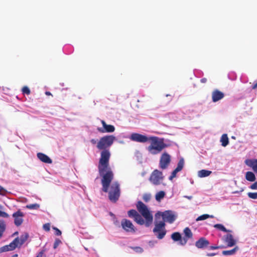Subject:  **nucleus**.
I'll list each match as a JSON object with an SVG mask.
<instances>
[{
  "instance_id": "obj_1",
  "label": "nucleus",
  "mask_w": 257,
  "mask_h": 257,
  "mask_svg": "<svg viewBox=\"0 0 257 257\" xmlns=\"http://www.w3.org/2000/svg\"><path fill=\"white\" fill-rule=\"evenodd\" d=\"M116 138L113 135H107L101 137L97 143L96 147L99 150H102L98 164L99 175L102 177V190L107 192L110 183L114 177L113 171L109 166V160L111 156L110 151L108 149L113 144Z\"/></svg>"
},
{
  "instance_id": "obj_2",
  "label": "nucleus",
  "mask_w": 257,
  "mask_h": 257,
  "mask_svg": "<svg viewBox=\"0 0 257 257\" xmlns=\"http://www.w3.org/2000/svg\"><path fill=\"white\" fill-rule=\"evenodd\" d=\"M136 207L140 214L136 210L131 209L127 212L128 217L133 218L134 220L139 225L145 224L146 227H150L153 222V216L151 212L147 205L141 201L137 202Z\"/></svg>"
},
{
  "instance_id": "obj_3",
  "label": "nucleus",
  "mask_w": 257,
  "mask_h": 257,
  "mask_svg": "<svg viewBox=\"0 0 257 257\" xmlns=\"http://www.w3.org/2000/svg\"><path fill=\"white\" fill-rule=\"evenodd\" d=\"M130 138L132 141L139 143L150 142L151 144L147 148V150L151 154L154 155L159 154L168 147L163 141L160 140L157 137H148L140 134L133 133Z\"/></svg>"
},
{
  "instance_id": "obj_4",
  "label": "nucleus",
  "mask_w": 257,
  "mask_h": 257,
  "mask_svg": "<svg viewBox=\"0 0 257 257\" xmlns=\"http://www.w3.org/2000/svg\"><path fill=\"white\" fill-rule=\"evenodd\" d=\"M165 226L166 224L164 221H156L155 222V227L153 228V232L158 239H162L166 235L167 230Z\"/></svg>"
},
{
  "instance_id": "obj_5",
  "label": "nucleus",
  "mask_w": 257,
  "mask_h": 257,
  "mask_svg": "<svg viewBox=\"0 0 257 257\" xmlns=\"http://www.w3.org/2000/svg\"><path fill=\"white\" fill-rule=\"evenodd\" d=\"M120 196L119 184L115 182L110 186V189L108 193L109 199L113 203L116 202Z\"/></svg>"
},
{
  "instance_id": "obj_6",
  "label": "nucleus",
  "mask_w": 257,
  "mask_h": 257,
  "mask_svg": "<svg viewBox=\"0 0 257 257\" xmlns=\"http://www.w3.org/2000/svg\"><path fill=\"white\" fill-rule=\"evenodd\" d=\"M149 180L151 183L155 185H160L164 180L162 172L157 169L154 170L150 177Z\"/></svg>"
},
{
  "instance_id": "obj_7",
  "label": "nucleus",
  "mask_w": 257,
  "mask_h": 257,
  "mask_svg": "<svg viewBox=\"0 0 257 257\" xmlns=\"http://www.w3.org/2000/svg\"><path fill=\"white\" fill-rule=\"evenodd\" d=\"M171 163V156L167 152L163 153L160 159L159 167L164 170L167 169Z\"/></svg>"
},
{
  "instance_id": "obj_8",
  "label": "nucleus",
  "mask_w": 257,
  "mask_h": 257,
  "mask_svg": "<svg viewBox=\"0 0 257 257\" xmlns=\"http://www.w3.org/2000/svg\"><path fill=\"white\" fill-rule=\"evenodd\" d=\"M121 225L122 228L126 232H135L136 228L132 222L126 219H123L121 221Z\"/></svg>"
},
{
  "instance_id": "obj_9",
  "label": "nucleus",
  "mask_w": 257,
  "mask_h": 257,
  "mask_svg": "<svg viewBox=\"0 0 257 257\" xmlns=\"http://www.w3.org/2000/svg\"><path fill=\"white\" fill-rule=\"evenodd\" d=\"M162 216L163 217L164 222H168L169 223H172L176 219V216L171 210L165 211L162 213Z\"/></svg>"
},
{
  "instance_id": "obj_10",
  "label": "nucleus",
  "mask_w": 257,
  "mask_h": 257,
  "mask_svg": "<svg viewBox=\"0 0 257 257\" xmlns=\"http://www.w3.org/2000/svg\"><path fill=\"white\" fill-rule=\"evenodd\" d=\"M102 127H98L97 131L101 133H112L115 131V127L111 124H107L103 120H101Z\"/></svg>"
},
{
  "instance_id": "obj_11",
  "label": "nucleus",
  "mask_w": 257,
  "mask_h": 257,
  "mask_svg": "<svg viewBox=\"0 0 257 257\" xmlns=\"http://www.w3.org/2000/svg\"><path fill=\"white\" fill-rule=\"evenodd\" d=\"M19 242V237L16 238L9 245H6L0 248V253L6 252L10 250H13L18 247V243Z\"/></svg>"
},
{
  "instance_id": "obj_12",
  "label": "nucleus",
  "mask_w": 257,
  "mask_h": 257,
  "mask_svg": "<svg viewBox=\"0 0 257 257\" xmlns=\"http://www.w3.org/2000/svg\"><path fill=\"white\" fill-rule=\"evenodd\" d=\"M23 213L20 210H18V211L13 213V217L15 219L14 223L16 226H19L22 224L23 222Z\"/></svg>"
},
{
  "instance_id": "obj_13",
  "label": "nucleus",
  "mask_w": 257,
  "mask_h": 257,
  "mask_svg": "<svg viewBox=\"0 0 257 257\" xmlns=\"http://www.w3.org/2000/svg\"><path fill=\"white\" fill-rule=\"evenodd\" d=\"M183 232L185 236L180 242V244L183 245H185L187 243L189 239L192 238L193 237V233L191 229L188 227L184 229Z\"/></svg>"
},
{
  "instance_id": "obj_14",
  "label": "nucleus",
  "mask_w": 257,
  "mask_h": 257,
  "mask_svg": "<svg viewBox=\"0 0 257 257\" xmlns=\"http://www.w3.org/2000/svg\"><path fill=\"white\" fill-rule=\"evenodd\" d=\"M184 164V162L183 159H180L178 163L177 168L172 172L171 176L169 177V179L170 180H172L173 178L176 177L177 173L182 170Z\"/></svg>"
},
{
  "instance_id": "obj_15",
  "label": "nucleus",
  "mask_w": 257,
  "mask_h": 257,
  "mask_svg": "<svg viewBox=\"0 0 257 257\" xmlns=\"http://www.w3.org/2000/svg\"><path fill=\"white\" fill-rule=\"evenodd\" d=\"M224 97V94L218 89H215L212 92V100L214 102H216Z\"/></svg>"
},
{
  "instance_id": "obj_16",
  "label": "nucleus",
  "mask_w": 257,
  "mask_h": 257,
  "mask_svg": "<svg viewBox=\"0 0 257 257\" xmlns=\"http://www.w3.org/2000/svg\"><path fill=\"white\" fill-rule=\"evenodd\" d=\"M209 244V241L205 237L200 238L195 242V246L198 248H203L207 247Z\"/></svg>"
},
{
  "instance_id": "obj_17",
  "label": "nucleus",
  "mask_w": 257,
  "mask_h": 257,
  "mask_svg": "<svg viewBox=\"0 0 257 257\" xmlns=\"http://www.w3.org/2000/svg\"><path fill=\"white\" fill-rule=\"evenodd\" d=\"M38 158L42 162L47 164H51L52 163V160L46 155L42 153H38L37 154Z\"/></svg>"
},
{
  "instance_id": "obj_18",
  "label": "nucleus",
  "mask_w": 257,
  "mask_h": 257,
  "mask_svg": "<svg viewBox=\"0 0 257 257\" xmlns=\"http://www.w3.org/2000/svg\"><path fill=\"white\" fill-rule=\"evenodd\" d=\"M225 241L227 243L228 246L231 247L235 245L236 242L231 234H227L225 237Z\"/></svg>"
},
{
  "instance_id": "obj_19",
  "label": "nucleus",
  "mask_w": 257,
  "mask_h": 257,
  "mask_svg": "<svg viewBox=\"0 0 257 257\" xmlns=\"http://www.w3.org/2000/svg\"><path fill=\"white\" fill-rule=\"evenodd\" d=\"M245 163L248 166L251 167L252 170L257 166V159H247L245 161Z\"/></svg>"
},
{
  "instance_id": "obj_20",
  "label": "nucleus",
  "mask_w": 257,
  "mask_h": 257,
  "mask_svg": "<svg viewBox=\"0 0 257 257\" xmlns=\"http://www.w3.org/2000/svg\"><path fill=\"white\" fill-rule=\"evenodd\" d=\"M29 237V234L28 233H24L23 234L20 236L19 238V242L18 243V246H21L23 244Z\"/></svg>"
},
{
  "instance_id": "obj_21",
  "label": "nucleus",
  "mask_w": 257,
  "mask_h": 257,
  "mask_svg": "<svg viewBox=\"0 0 257 257\" xmlns=\"http://www.w3.org/2000/svg\"><path fill=\"white\" fill-rule=\"evenodd\" d=\"M245 179L250 182H253L255 180V175L252 172L248 171L245 174Z\"/></svg>"
},
{
  "instance_id": "obj_22",
  "label": "nucleus",
  "mask_w": 257,
  "mask_h": 257,
  "mask_svg": "<svg viewBox=\"0 0 257 257\" xmlns=\"http://www.w3.org/2000/svg\"><path fill=\"white\" fill-rule=\"evenodd\" d=\"M212 173L211 171L206 170H201L198 173V175L199 177L203 178L209 176Z\"/></svg>"
},
{
  "instance_id": "obj_23",
  "label": "nucleus",
  "mask_w": 257,
  "mask_h": 257,
  "mask_svg": "<svg viewBox=\"0 0 257 257\" xmlns=\"http://www.w3.org/2000/svg\"><path fill=\"white\" fill-rule=\"evenodd\" d=\"M6 229V224L4 220H0V239L3 235Z\"/></svg>"
},
{
  "instance_id": "obj_24",
  "label": "nucleus",
  "mask_w": 257,
  "mask_h": 257,
  "mask_svg": "<svg viewBox=\"0 0 257 257\" xmlns=\"http://www.w3.org/2000/svg\"><path fill=\"white\" fill-rule=\"evenodd\" d=\"M171 238L174 241H180V242H181V240H182L181 235L178 232H175L173 233L171 235Z\"/></svg>"
},
{
  "instance_id": "obj_25",
  "label": "nucleus",
  "mask_w": 257,
  "mask_h": 257,
  "mask_svg": "<svg viewBox=\"0 0 257 257\" xmlns=\"http://www.w3.org/2000/svg\"><path fill=\"white\" fill-rule=\"evenodd\" d=\"M238 250V247L237 246H235L234 248L231 250H223L222 251V254L224 255H230L234 254L237 250Z\"/></svg>"
},
{
  "instance_id": "obj_26",
  "label": "nucleus",
  "mask_w": 257,
  "mask_h": 257,
  "mask_svg": "<svg viewBox=\"0 0 257 257\" xmlns=\"http://www.w3.org/2000/svg\"><path fill=\"white\" fill-rule=\"evenodd\" d=\"M165 195L166 193L164 191H160L156 193L155 195V199L157 201L160 202L164 198Z\"/></svg>"
},
{
  "instance_id": "obj_27",
  "label": "nucleus",
  "mask_w": 257,
  "mask_h": 257,
  "mask_svg": "<svg viewBox=\"0 0 257 257\" xmlns=\"http://www.w3.org/2000/svg\"><path fill=\"white\" fill-rule=\"evenodd\" d=\"M220 141L222 146L223 147L226 146L228 144V138L226 134H223L221 138Z\"/></svg>"
},
{
  "instance_id": "obj_28",
  "label": "nucleus",
  "mask_w": 257,
  "mask_h": 257,
  "mask_svg": "<svg viewBox=\"0 0 257 257\" xmlns=\"http://www.w3.org/2000/svg\"><path fill=\"white\" fill-rule=\"evenodd\" d=\"M214 227L225 232L230 231V230L226 229V228L221 224H216L214 225Z\"/></svg>"
},
{
  "instance_id": "obj_29",
  "label": "nucleus",
  "mask_w": 257,
  "mask_h": 257,
  "mask_svg": "<svg viewBox=\"0 0 257 257\" xmlns=\"http://www.w3.org/2000/svg\"><path fill=\"white\" fill-rule=\"evenodd\" d=\"M26 208L31 210H37L40 208V205L37 203L27 205Z\"/></svg>"
},
{
  "instance_id": "obj_30",
  "label": "nucleus",
  "mask_w": 257,
  "mask_h": 257,
  "mask_svg": "<svg viewBox=\"0 0 257 257\" xmlns=\"http://www.w3.org/2000/svg\"><path fill=\"white\" fill-rule=\"evenodd\" d=\"M210 217L213 218V216L212 215H209L208 214H203V215H200L199 217H198L197 218V219H196V220L197 221H200V220H205Z\"/></svg>"
},
{
  "instance_id": "obj_31",
  "label": "nucleus",
  "mask_w": 257,
  "mask_h": 257,
  "mask_svg": "<svg viewBox=\"0 0 257 257\" xmlns=\"http://www.w3.org/2000/svg\"><path fill=\"white\" fill-rule=\"evenodd\" d=\"M247 195L251 199H257V192H249L247 193Z\"/></svg>"
},
{
  "instance_id": "obj_32",
  "label": "nucleus",
  "mask_w": 257,
  "mask_h": 257,
  "mask_svg": "<svg viewBox=\"0 0 257 257\" xmlns=\"http://www.w3.org/2000/svg\"><path fill=\"white\" fill-rule=\"evenodd\" d=\"M22 91L23 94H26L27 95H29L31 93L29 88L26 86L23 87Z\"/></svg>"
},
{
  "instance_id": "obj_33",
  "label": "nucleus",
  "mask_w": 257,
  "mask_h": 257,
  "mask_svg": "<svg viewBox=\"0 0 257 257\" xmlns=\"http://www.w3.org/2000/svg\"><path fill=\"white\" fill-rule=\"evenodd\" d=\"M151 195L150 194H145L143 196V200L146 202L149 201L151 199Z\"/></svg>"
},
{
  "instance_id": "obj_34",
  "label": "nucleus",
  "mask_w": 257,
  "mask_h": 257,
  "mask_svg": "<svg viewBox=\"0 0 257 257\" xmlns=\"http://www.w3.org/2000/svg\"><path fill=\"white\" fill-rule=\"evenodd\" d=\"M132 248L138 253H142L143 251V249L140 246L132 247Z\"/></svg>"
},
{
  "instance_id": "obj_35",
  "label": "nucleus",
  "mask_w": 257,
  "mask_h": 257,
  "mask_svg": "<svg viewBox=\"0 0 257 257\" xmlns=\"http://www.w3.org/2000/svg\"><path fill=\"white\" fill-rule=\"evenodd\" d=\"M61 243V241L59 238H56L55 240L54 245H53V248L54 249H56L58 245Z\"/></svg>"
},
{
  "instance_id": "obj_36",
  "label": "nucleus",
  "mask_w": 257,
  "mask_h": 257,
  "mask_svg": "<svg viewBox=\"0 0 257 257\" xmlns=\"http://www.w3.org/2000/svg\"><path fill=\"white\" fill-rule=\"evenodd\" d=\"M43 228L46 231H49L50 230V223H45L43 226Z\"/></svg>"
},
{
  "instance_id": "obj_37",
  "label": "nucleus",
  "mask_w": 257,
  "mask_h": 257,
  "mask_svg": "<svg viewBox=\"0 0 257 257\" xmlns=\"http://www.w3.org/2000/svg\"><path fill=\"white\" fill-rule=\"evenodd\" d=\"M0 217H3L4 218H8L9 217V215L7 213L0 210Z\"/></svg>"
},
{
  "instance_id": "obj_38",
  "label": "nucleus",
  "mask_w": 257,
  "mask_h": 257,
  "mask_svg": "<svg viewBox=\"0 0 257 257\" xmlns=\"http://www.w3.org/2000/svg\"><path fill=\"white\" fill-rule=\"evenodd\" d=\"M53 229L54 230H55V235H58V236L61 235L62 232H61V230H59L58 228H57L56 227H53Z\"/></svg>"
},
{
  "instance_id": "obj_39",
  "label": "nucleus",
  "mask_w": 257,
  "mask_h": 257,
  "mask_svg": "<svg viewBox=\"0 0 257 257\" xmlns=\"http://www.w3.org/2000/svg\"><path fill=\"white\" fill-rule=\"evenodd\" d=\"M46 251V249H42L37 255L36 257H43L44 253Z\"/></svg>"
},
{
  "instance_id": "obj_40",
  "label": "nucleus",
  "mask_w": 257,
  "mask_h": 257,
  "mask_svg": "<svg viewBox=\"0 0 257 257\" xmlns=\"http://www.w3.org/2000/svg\"><path fill=\"white\" fill-rule=\"evenodd\" d=\"M249 188L252 190H257V181L252 184Z\"/></svg>"
},
{
  "instance_id": "obj_41",
  "label": "nucleus",
  "mask_w": 257,
  "mask_h": 257,
  "mask_svg": "<svg viewBox=\"0 0 257 257\" xmlns=\"http://www.w3.org/2000/svg\"><path fill=\"white\" fill-rule=\"evenodd\" d=\"M252 89H257V81L255 82L252 85Z\"/></svg>"
},
{
  "instance_id": "obj_42",
  "label": "nucleus",
  "mask_w": 257,
  "mask_h": 257,
  "mask_svg": "<svg viewBox=\"0 0 257 257\" xmlns=\"http://www.w3.org/2000/svg\"><path fill=\"white\" fill-rule=\"evenodd\" d=\"M219 248V247L218 246H210V248L211 249H218Z\"/></svg>"
},
{
  "instance_id": "obj_43",
  "label": "nucleus",
  "mask_w": 257,
  "mask_h": 257,
  "mask_svg": "<svg viewBox=\"0 0 257 257\" xmlns=\"http://www.w3.org/2000/svg\"><path fill=\"white\" fill-rule=\"evenodd\" d=\"M200 81H201V83H206L207 82V79L206 78H202L200 80Z\"/></svg>"
},
{
  "instance_id": "obj_44",
  "label": "nucleus",
  "mask_w": 257,
  "mask_h": 257,
  "mask_svg": "<svg viewBox=\"0 0 257 257\" xmlns=\"http://www.w3.org/2000/svg\"><path fill=\"white\" fill-rule=\"evenodd\" d=\"M90 142L92 144L94 145L96 144V141L95 139H91Z\"/></svg>"
},
{
  "instance_id": "obj_45",
  "label": "nucleus",
  "mask_w": 257,
  "mask_h": 257,
  "mask_svg": "<svg viewBox=\"0 0 257 257\" xmlns=\"http://www.w3.org/2000/svg\"><path fill=\"white\" fill-rule=\"evenodd\" d=\"M215 254H216L215 253H207V255L208 256H211L215 255Z\"/></svg>"
},
{
  "instance_id": "obj_46",
  "label": "nucleus",
  "mask_w": 257,
  "mask_h": 257,
  "mask_svg": "<svg viewBox=\"0 0 257 257\" xmlns=\"http://www.w3.org/2000/svg\"><path fill=\"white\" fill-rule=\"evenodd\" d=\"M185 198H186L189 200H191L192 198V196H184Z\"/></svg>"
},
{
  "instance_id": "obj_47",
  "label": "nucleus",
  "mask_w": 257,
  "mask_h": 257,
  "mask_svg": "<svg viewBox=\"0 0 257 257\" xmlns=\"http://www.w3.org/2000/svg\"><path fill=\"white\" fill-rule=\"evenodd\" d=\"M45 94H46V95H52V94H51V92H49V91H46V92H45Z\"/></svg>"
},
{
  "instance_id": "obj_48",
  "label": "nucleus",
  "mask_w": 257,
  "mask_h": 257,
  "mask_svg": "<svg viewBox=\"0 0 257 257\" xmlns=\"http://www.w3.org/2000/svg\"><path fill=\"white\" fill-rule=\"evenodd\" d=\"M253 171L254 172H255V173H257V166H256V167L254 169V170H253Z\"/></svg>"
},
{
  "instance_id": "obj_49",
  "label": "nucleus",
  "mask_w": 257,
  "mask_h": 257,
  "mask_svg": "<svg viewBox=\"0 0 257 257\" xmlns=\"http://www.w3.org/2000/svg\"><path fill=\"white\" fill-rule=\"evenodd\" d=\"M12 257H18V254H15Z\"/></svg>"
},
{
  "instance_id": "obj_50",
  "label": "nucleus",
  "mask_w": 257,
  "mask_h": 257,
  "mask_svg": "<svg viewBox=\"0 0 257 257\" xmlns=\"http://www.w3.org/2000/svg\"><path fill=\"white\" fill-rule=\"evenodd\" d=\"M18 234V232H15V233H14V235H17V234Z\"/></svg>"
}]
</instances>
